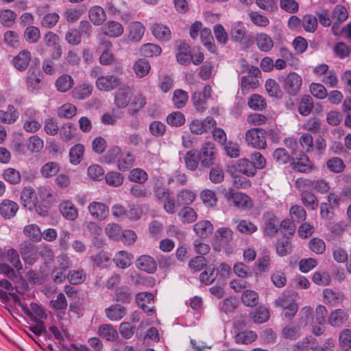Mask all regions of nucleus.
Masks as SVG:
<instances>
[{"instance_id": "nucleus-33", "label": "nucleus", "mask_w": 351, "mask_h": 351, "mask_svg": "<svg viewBox=\"0 0 351 351\" xmlns=\"http://www.w3.org/2000/svg\"><path fill=\"white\" fill-rule=\"evenodd\" d=\"M23 234L31 241L38 243L42 240V232L39 226L32 223L25 226L23 228Z\"/></svg>"}, {"instance_id": "nucleus-22", "label": "nucleus", "mask_w": 351, "mask_h": 351, "mask_svg": "<svg viewBox=\"0 0 351 351\" xmlns=\"http://www.w3.org/2000/svg\"><path fill=\"white\" fill-rule=\"evenodd\" d=\"M344 299V295L339 291H334L331 289H325L323 291L324 302L329 305H337L341 302Z\"/></svg>"}, {"instance_id": "nucleus-14", "label": "nucleus", "mask_w": 351, "mask_h": 351, "mask_svg": "<svg viewBox=\"0 0 351 351\" xmlns=\"http://www.w3.org/2000/svg\"><path fill=\"white\" fill-rule=\"evenodd\" d=\"M19 252L25 263L32 265L35 262L36 248L29 241L21 243L19 245Z\"/></svg>"}, {"instance_id": "nucleus-3", "label": "nucleus", "mask_w": 351, "mask_h": 351, "mask_svg": "<svg viewBox=\"0 0 351 351\" xmlns=\"http://www.w3.org/2000/svg\"><path fill=\"white\" fill-rule=\"evenodd\" d=\"M263 220L264 236L274 237L279 228V221L274 213L271 211L265 213L263 215Z\"/></svg>"}, {"instance_id": "nucleus-44", "label": "nucleus", "mask_w": 351, "mask_h": 351, "mask_svg": "<svg viewBox=\"0 0 351 351\" xmlns=\"http://www.w3.org/2000/svg\"><path fill=\"white\" fill-rule=\"evenodd\" d=\"M238 171L249 177L254 176L256 173L254 165H252L251 160L247 158H241L238 160Z\"/></svg>"}, {"instance_id": "nucleus-27", "label": "nucleus", "mask_w": 351, "mask_h": 351, "mask_svg": "<svg viewBox=\"0 0 351 351\" xmlns=\"http://www.w3.org/2000/svg\"><path fill=\"white\" fill-rule=\"evenodd\" d=\"M38 69L30 68L28 71V75L27 77V86L29 91L34 92L41 88L42 81L39 75Z\"/></svg>"}, {"instance_id": "nucleus-45", "label": "nucleus", "mask_w": 351, "mask_h": 351, "mask_svg": "<svg viewBox=\"0 0 351 351\" xmlns=\"http://www.w3.org/2000/svg\"><path fill=\"white\" fill-rule=\"evenodd\" d=\"M247 104L251 109L256 111L263 110L267 105L265 98L258 94L252 95L248 99Z\"/></svg>"}, {"instance_id": "nucleus-24", "label": "nucleus", "mask_w": 351, "mask_h": 351, "mask_svg": "<svg viewBox=\"0 0 351 351\" xmlns=\"http://www.w3.org/2000/svg\"><path fill=\"white\" fill-rule=\"evenodd\" d=\"M102 32L110 37H119L123 33V27L117 21H110L102 27Z\"/></svg>"}, {"instance_id": "nucleus-49", "label": "nucleus", "mask_w": 351, "mask_h": 351, "mask_svg": "<svg viewBox=\"0 0 351 351\" xmlns=\"http://www.w3.org/2000/svg\"><path fill=\"white\" fill-rule=\"evenodd\" d=\"M215 269L216 268L213 265H209L206 270L200 274V282L206 285H211L217 276V273L215 272Z\"/></svg>"}, {"instance_id": "nucleus-63", "label": "nucleus", "mask_w": 351, "mask_h": 351, "mask_svg": "<svg viewBox=\"0 0 351 351\" xmlns=\"http://www.w3.org/2000/svg\"><path fill=\"white\" fill-rule=\"evenodd\" d=\"M302 25L305 31L314 32L317 27V19L312 14H306L302 17Z\"/></svg>"}, {"instance_id": "nucleus-47", "label": "nucleus", "mask_w": 351, "mask_h": 351, "mask_svg": "<svg viewBox=\"0 0 351 351\" xmlns=\"http://www.w3.org/2000/svg\"><path fill=\"white\" fill-rule=\"evenodd\" d=\"M246 27L241 22L238 21L232 25L230 35L234 40L242 41L246 35Z\"/></svg>"}, {"instance_id": "nucleus-23", "label": "nucleus", "mask_w": 351, "mask_h": 351, "mask_svg": "<svg viewBox=\"0 0 351 351\" xmlns=\"http://www.w3.org/2000/svg\"><path fill=\"white\" fill-rule=\"evenodd\" d=\"M74 79L67 73L60 75L55 82L56 90L60 93H66L74 86Z\"/></svg>"}, {"instance_id": "nucleus-10", "label": "nucleus", "mask_w": 351, "mask_h": 351, "mask_svg": "<svg viewBox=\"0 0 351 351\" xmlns=\"http://www.w3.org/2000/svg\"><path fill=\"white\" fill-rule=\"evenodd\" d=\"M90 215L98 220H104L109 213L108 207L104 203L93 202L88 207Z\"/></svg>"}, {"instance_id": "nucleus-39", "label": "nucleus", "mask_w": 351, "mask_h": 351, "mask_svg": "<svg viewBox=\"0 0 351 351\" xmlns=\"http://www.w3.org/2000/svg\"><path fill=\"white\" fill-rule=\"evenodd\" d=\"M132 258V254L127 252L120 251L115 254L113 261L117 267L124 269L130 266Z\"/></svg>"}, {"instance_id": "nucleus-35", "label": "nucleus", "mask_w": 351, "mask_h": 351, "mask_svg": "<svg viewBox=\"0 0 351 351\" xmlns=\"http://www.w3.org/2000/svg\"><path fill=\"white\" fill-rule=\"evenodd\" d=\"M196 198V194L191 190L183 189L177 195V204L178 206H189Z\"/></svg>"}, {"instance_id": "nucleus-64", "label": "nucleus", "mask_w": 351, "mask_h": 351, "mask_svg": "<svg viewBox=\"0 0 351 351\" xmlns=\"http://www.w3.org/2000/svg\"><path fill=\"white\" fill-rule=\"evenodd\" d=\"M3 178L10 184H18L21 181V174L14 168H7L3 172Z\"/></svg>"}, {"instance_id": "nucleus-37", "label": "nucleus", "mask_w": 351, "mask_h": 351, "mask_svg": "<svg viewBox=\"0 0 351 351\" xmlns=\"http://www.w3.org/2000/svg\"><path fill=\"white\" fill-rule=\"evenodd\" d=\"M134 156L128 152H121L119 157L117 159V168L122 171H125L127 169L132 167L134 164Z\"/></svg>"}, {"instance_id": "nucleus-42", "label": "nucleus", "mask_w": 351, "mask_h": 351, "mask_svg": "<svg viewBox=\"0 0 351 351\" xmlns=\"http://www.w3.org/2000/svg\"><path fill=\"white\" fill-rule=\"evenodd\" d=\"M76 128L72 123H66L60 130V137L62 141L68 142L76 135Z\"/></svg>"}, {"instance_id": "nucleus-16", "label": "nucleus", "mask_w": 351, "mask_h": 351, "mask_svg": "<svg viewBox=\"0 0 351 351\" xmlns=\"http://www.w3.org/2000/svg\"><path fill=\"white\" fill-rule=\"evenodd\" d=\"M21 200L24 207L32 210L37 202L36 193L32 188L25 187L21 191Z\"/></svg>"}, {"instance_id": "nucleus-31", "label": "nucleus", "mask_w": 351, "mask_h": 351, "mask_svg": "<svg viewBox=\"0 0 351 351\" xmlns=\"http://www.w3.org/2000/svg\"><path fill=\"white\" fill-rule=\"evenodd\" d=\"M180 221L183 223H191L197 219L196 211L190 206H184L178 214Z\"/></svg>"}, {"instance_id": "nucleus-38", "label": "nucleus", "mask_w": 351, "mask_h": 351, "mask_svg": "<svg viewBox=\"0 0 351 351\" xmlns=\"http://www.w3.org/2000/svg\"><path fill=\"white\" fill-rule=\"evenodd\" d=\"M94 266L106 268L110 264L111 256L104 251H100L90 257Z\"/></svg>"}, {"instance_id": "nucleus-59", "label": "nucleus", "mask_w": 351, "mask_h": 351, "mask_svg": "<svg viewBox=\"0 0 351 351\" xmlns=\"http://www.w3.org/2000/svg\"><path fill=\"white\" fill-rule=\"evenodd\" d=\"M7 261L17 270L23 269V265L20 260L18 252L13 248H10L7 251Z\"/></svg>"}, {"instance_id": "nucleus-26", "label": "nucleus", "mask_w": 351, "mask_h": 351, "mask_svg": "<svg viewBox=\"0 0 351 351\" xmlns=\"http://www.w3.org/2000/svg\"><path fill=\"white\" fill-rule=\"evenodd\" d=\"M31 60V53L27 50L21 51L13 60L14 67L21 71H25Z\"/></svg>"}, {"instance_id": "nucleus-54", "label": "nucleus", "mask_w": 351, "mask_h": 351, "mask_svg": "<svg viewBox=\"0 0 351 351\" xmlns=\"http://www.w3.org/2000/svg\"><path fill=\"white\" fill-rule=\"evenodd\" d=\"M257 338V335L252 330L239 332L235 336V341L237 343L249 344L254 342Z\"/></svg>"}, {"instance_id": "nucleus-8", "label": "nucleus", "mask_w": 351, "mask_h": 351, "mask_svg": "<svg viewBox=\"0 0 351 351\" xmlns=\"http://www.w3.org/2000/svg\"><path fill=\"white\" fill-rule=\"evenodd\" d=\"M302 77L298 73L291 72L285 79L284 87L291 95H295L300 89Z\"/></svg>"}, {"instance_id": "nucleus-7", "label": "nucleus", "mask_w": 351, "mask_h": 351, "mask_svg": "<svg viewBox=\"0 0 351 351\" xmlns=\"http://www.w3.org/2000/svg\"><path fill=\"white\" fill-rule=\"evenodd\" d=\"M225 197L234 206L241 208H249L252 206L251 198L245 193L230 191L225 193Z\"/></svg>"}, {"instance_id": "nucleus-40", "label": "nucleus", "mask_w": 351, "mask_h": 351, "mask_svg": "<svg viewBox=\"0 0 351 351\" xmlns=\"http://www.w3.org/2000/svg\"><path fill=\"white\" fill-rule=\"evenodd\" d=\"M98 334L107 341H113L117 338V330L110 324L101 325L98 328Z\"/></svg>"}, {"instance_id": "nucleus-30", "label": "nucleus", "mask_w": 351, "mask_h": 351, "mask_svg": "<svg viewBox=\"0 0 351 351\" xmlns=\"http://www.w3.org/2000/svg\"><path fill=\"white\" fill-rule=\"evenodd\" d=\"M177 60L182 64H189L191 61L190 47L182 41L179 42Z\"/></svg>"}, {"instance_id": "nucleus-29", "label": "nucleus", "mask_w": 351, "mask_h": 351, "mask_svg": "<svg viewBox=\"0 0 351 351\" xmlns=\"http://www.w3.org/2000/svg\"><path fill=\"white\" fill-rule=\"evenodd\" d=\"M314 107L313 99L309 95H303L298 104V112L303 117L308 116Z\"/></svg>"}, {"instance_id": "nucleus-55", "label": "nucleus", "mask_w": 351, "mask_h": 351, "mask_svg": "<svg viewBox=\"0 0 351 351\" xmlns=\"http://www.w3.org/2000/svg\"><path fill=\"white\" fill-rule=\"evenodd\" d=\"M282 335L284 338L296 339L300 335V328L298 325L291 323L282 328Z\"/></svg>"}, {"instance_id": "nucleus-6", "label": "nucleus", "mask_w": 351, "mask_h": 351, "mask_svg": "<svg viewBox=\"0 0 351 351\" xmlns=\"http://www.w3.org/2000/svg\"><path fill=\"white\" fill-rule=\"evenodd\" d=\"M121 85V79L113 75H101L95 81V86L101 91L109 92Z\"/></svg>"}, {"instance_id": "nucleus-5", "label": "nucleus", "mask_w": 351, "mask_h": 351, "mask_svg": "<svg viewBox=\"0 0 351 351\" xmlns=\"http://www.w3.org/2000/svg\"><path fill=\"white\" fill-rule=\"evenodd\" d=\"M217 123L211 117H206L203 121L195 119L191 122L189 129L193 134H202L210 131Z\"/></svg>"}, {"instance_id": "nucleus-51", "label": "nucleus", "mask_w": 351, "mask_h": 351, "mask_svg": "<svg viewBox=\"0 0 351 351\" xmlns=\"http://www.w3.org/2000/svg\"><path fill=\"white\" fill-rule=\"evenodd\" d=\"M241 301L247 306H255L258 303V294L253 290H245L241 295Z\"/></svg>"}, {"instance_id": "nucleus-4", "label": "nucleus", "mask_w": 351, "mask_h": 351, "mask_svg": "<svg viewBox=\"0 0 351 351\" xmlns=\"http://www.w3.org/2000/svg\"><path fill=\"white\" fill-rule=\"evenodd\" d=\"M291 165L294 171L300 173H308L313 168V162L303 152L296 154L295 156H293Z\"/></svg>"}, {"instance_id": "nucleus-60", "label": "nucleus", "mask_w": 351, "mask_h": 351, "mask_svg": "<svg viewBox=\"0 0 351 351\" xmlns=\"http://www.w3.org/2000/svg\"><path fill=\"white\" fill-rule=\"evenodd\" d=\"M292 245L288 239L278 241L276 245V252L280 256H285L291 254Z\"/></svg>"}, {"instance_id": "nucleus-11", "label": "nucleus", "mask_w": 351, "mask_h": 351, "mask_svg": "<svg viewBox=\"0 0 351 351\" xmlns=\"http://www.w3.org/2000/svg\"><path fill=\"white\" fill-rule=\"evenodd\" d=\"M298 294L293 291H285L275 300V306L280 308L289 307L297 304Z\"/></svg>"}, {"instance_id": "nucleus-17", "label": "nucleus", "mask_w": 351, "mask_h": 351, "mask_svg": "<svg viewBox=\"0 0 351 351\" xmlns=\"http://www.w3.org/2000/svg\"><path fill=\"white\" fill-rule=\"evenodd\" d=\"M258 49L263 52H269L274 47V41L266 33H257L254 38Z\"/></svg>"}, {"instance_id": "nucleus-1", "label": "nucleus", "mask_w": 351, "mask_h": 351, "mask_svg": "<svg viewBox=\"0 0 351 351\" xmlns=\"http://www.w3.org/2000/svg\"><path fill=\"white\" fill-rule=\"evenodd\" d=\"M267 132L262 128H252L248 130L245 136V140L248 146L258 149H264L267 147Z\"/></svg>"}, {"instance_id": "nucleus-13", "label": "nucleus", "mask_w": 351, "mask_h": 351, "mask_svg": "<svg viewBox=\"0 0 351 351\" xmlns=\"http://www.w3.org/2000/svg\"><path fill=\"white\" fill-rule=\"evenodd\" d=\"M19 118V112L13 105H8L6 110H0V122L11 125L14 123Z\"/></svg>"}, {"instance_id": "nucleus-21", "label": "nucleus", "mask_w": 351, "mask_h": 351, "mask_svg": "<svg viewBox=\"0 0 351 351\" xmlns=\"http://www.w3.org/2000/svg\"><path fill=\"white\" fill-rule=\"evenodd\" d=\"M214 228L208 220H202L193 226V230L196 235L202 239H206L212 234Z\"/></svg>"}, {"instance_id": "nucleus-62", "label": "nucleus", "mask_w": 351, "mask_h": 351, "mask_svg": "<svg viewBox=\"0 0 351 351\" xmlns=\"http://www.w3.org/2000/svg\"><path fill=\"white\" fill-rule=\"evenodd\" d=\"M147 179V173L142 169L136 168L130 173L129 180L133 182L143 184Z\"/></svg>"}, {"instance_id": "nucleus-19", "label": "nucleus", "mask_w": 351, "mask_h": 351, "mask_svg": "<svg viewBox=\"0 0 351 351\" xmlns=\"http://www.w3.org/2000/svg\"><path fill=\"white\" fill-rule=\"evenodd\" d=\"M150 29L153 36L158 40L167 42L171 39V31L169 28L160 23H153Z\"/></svg>"}, {"instance_id": "nucleus-25", "label": "nucleus", "mask_w": 351, "mask_h": 351, "mask_svg": "<svg viewBox=\"0 0 351 351\" xmlns=\"http://www.w3.org/2000/svg\"><path fill=\"white\" fill-rule=\"evenodd\" d=\"M128 38L131 41L138 42L143 37L145 28L142 23L134 21L128 27Z\"/></svg>"}, {"instance_id": "nucleus-57", "label": "nucleus", "mask_w": 351, "mask_h": 351, "mask_svg": "<svg viewBox=\"0 0 351 351\" xmlns=\"http://www.w3.org/2000/svg\"><path fill=\"white\" fill-rule=\"evenodd\" d=\"M184 161L186 167L191 171H194L197 168L198 163L200 160L198 154L196 153V151L191 150L185 154Z\"/></svg>"}, {"instance_id": "nucleus-52", "label": "nucleus", "mask_w": 351, "mask_h": 351, "mask_svg": "<svg viewBox=\"0 0 351 351\" xmlns=\"http://www.w3.org/2000/svg\"><path fill=\"white\" fill-rule=\"evenodd\" d=\"M232 231L226 227L220 228L215 232V237L219 241L220 245L224 246L232 240Z\"/></svg>"}, {"instance_id": "nucleus-36", "label": "nucleus", "mask_w": 351, "mask_h": 351, "mask_svg": "<svg viewBox=\"0 0 351 351\" xmlns=\"http://www.w3.org/2000/svg\"><path fill=\"white\" fill-rule=\"evenodd\" d=\"M84 146L78 143L73 146L69 150V160L72 165H78L83 159Z\"/></svg>"}, {"instance_id": "nucleus-15", "label": "nucleus", "mask_w": 351, "mask_h": 351, "mask_svg": "<svg viewBox=\"0 0 351 351\" xmlns=\"http://www.w3.org/2000/svg\"><path fill=\"white\" fill-rule=\"evenodd\" d=\"M59 210L67 220L74 221L78 217V211L75 205L69 200H64L59 204Z\"/></svg>"}, {"instance_id": "nucleus-32", "label": "nucleus", "mask_w": 351, "mask_h": 351, "mask_svg": "<svg viewBox=\"0 0 351 351\" xmlns=\"http://www.w3.org/2000/svg\"><path fill=\"white\" fill-rule=\"evenodd\" d=\"M348 319L347 313L342 309L332 311L328 317V323L334 327H338Z\"/></svg>"}, {"instance_id": "nucleus-34", "label": "nucleus", "mask_w": 351, "mask_h": 351, "mask_svg": "<svg viewBox=\"0 0 351 351\" xmlns=\"http://www.w3.org/2000/svg\"><path fill=\"white\" fill-rule=\"evenodd\" d=\"M250 316L254 323L263 324L269 319V311L265 307L259 306L253 310Z\"/></svg>"}, {"instance_id": "nucleus-43", "label": "nucleus", "mask_w": 351, "mask_h": 351, "mask_svg": "<svg viewBox=\"0 0 351 351\" xmlns=\"http://www.w3.org/2000/svg\"><path fill=\"white\" fill-rule=\"evenodd\" d=\"M93 92V86L88 84H83L76 86L72 92L75 99L84 100L90 96Z\"/></svg>"}, {"instance_id": "nucleus-61", "label": "nucleus", "mask_w": 351, "mask_h": 351, "mask_svg": "<svg viewBox=\"0 0 351 351\" xmlns=\"http://www.w3.org/2000/svg\"><path fill=\"white\" fill-rule=\"evenodd\" d=\"M59 165L56 162H48L40 169L41 175L45 178H51L59 171Z\"/></svg>"}, {"instance_id": "nucleus-50", "label": "nucleus", "mask_w": 351, "mask_h": 351, "mask_svg": "<svg viewBox=\"0 0 351 351\" xmlns=\"http://www.w3.org/2000/svg\"><path fill=\"white\" fill-rule=\"evenodd\" d=\"M188 93L186 91L182 89H176L174 90L172 101L174 106L176 108L180 109L185 106L188 101Z\"/></svg>"}, {"instance_id": "nucleus-9", "label": "nucleus", "mask_w": 351, "mask_h": 351, "mask_svg": "<svg viewBox=\"0 0 351 351\" xmlns=\"http://www.w3.org/2000/svg\"><path fill=\"white\" fill-rule=\"evenodd\" d=\"M131 99V88L129 86H121L114 97V104L119 108L126 107Z\"/></svg>"}, {"instance_id": "nucleus-20", "label": "nucleus", "mask_w": 351, "mask_h": 351, "mask_svg": "<svg viewBox=\"0 0 351 351\" xmlns=\"http://www.w3.org/2000/svg\"><path fill=\"white\" fill-rule=\"evenodd\" d=\"M19 210V206L10 199H4L0 204V215L5 219L13 218Z\"/></svg>"}, {"instance_id": "nucleus-18", "label": "nucleus", "mask_w": 351, "mask_h": 351, "mask_svg": "<svg viewBox=\"0 0 351 351\" xmlns=\"http://www.w3.org/2000/svg\"><path fill=\"white\" fill-rule=\"evenodd\" d=\"M136 266L138 269L147 273H154L156 270V263L154 258L149 255H142L136 261Z\"/></svg>"}, {"instance_id": "nucleus-41", "label": "nucleus", "mask_w": 351, "mask_h": 351, "mask_svg": "<svg viewBox=\"0 0 351 351\" xmlns=\"http://www.w3.org/2000/svg\"><path fill=\"white\" fill-rule=\"evenodd\" d=\"M150 69L149 63L144 59H138L133 65V70L136 76L140 78L147 75Z\"/></svg>"}, {"instance_id": "nucleus-48", "label": "nucleus", "mask_w": 351, "mask_h": 351, "mask_svg": "<svg viewBox=\"0 0 351 351\" xmlns=\"http://www.w3.org/2000/svg\"><path fill=\"white\" fill-rule=\"evenodd\" d=\"M289 215L292 221L297 223H302L306 218V212L305 209L299 205H293L289 209Z\"/></svg>"}, {"instance_id": "nucleus-2", "label": "nucleus", "mask_w": 351, "mask_h": 351, "mask_svg": "<svg viewBox=\"0 0 351 351\" xmlns=\"http://www.w3.org/2000/svg\"><path fill=\"white\" fill-rule=\"evenodd\" d=\"M198 155L201 165L203 167H209L213 165L217 155L215 144L212 142L204 143L201 146Z\"/></svg>"}, {"instance_id": "nucleus-56", "label": "nucleus", "mask_w": 351, "mask_h": 351, "mask_svg": "<svg viewBox=\"0 0 351 351\" xmlns=\"http://www.w3.org/2000/svg\"><path fill=\"white\" fill-rule=\"evenodd\" d=\"M301 201L302 204L311 210H315L318 206V200L317 197L311 192H304L301 193Z\"/></svg>"}, {"instance_id": "nucleus-12", "label": "nucleus", "mask_w": 351, "mask_h": 351, "mask_svg": "<svg viewBox=\"0 0 351 351\" xmlns=\"http://www.w3.org/2000/svg\"><path fill=\"white\" fill-rule=\"evenodd\" d=\"M106 317L112 322L121 320L127 313V308L123 305L114 304L104 310Z\"/></svg>"}, {"instance_id": "nucleus-28", "label": "nucleus", "mask_w": 351, "mask_h": 351, "mask_svg": "<svg viewBox=\"0 0 351 351\" xmlns=\"http://www.w3.org/2000/svg\"><path fill=\"white\" fill-rule=\"evenodd\" d=\"M88 16L90 21L95 25H101L106 19L104 10L99 5H95L90 8L88 11Z\"/></svg>"}, {"instance_id": "nucleus-58", "label": "nucleus", "mask_w": 351, "mask_h": 351, "mask_svg": "<svg viewBox=\"0 0 351 351\" xmlns=\"http://www.w3.org/2000/svg\"><path fill=\"white\" fill-rule=\"evenodd\" d=\"M302 128L313 134L318 133L321 129V120L317 117H311L303 123Z\"/></svg>"}, {"instance_id": "nucleus-46", "label": "nucleus", "mask_w": 351, "mask_h": 351, "mask_svg": "<svg viewBox=\"0 0 351 351\" xmlns=\"http://www.w3.org/2000/svg\"><path fill=\"white\" fill-rule=\"evenodd\" d=\"M140 52L143 56L152 58L159 56L162 52V49L160 46L156 44L146 43L141 46Z\"/></svg>"}, {"instance_id": "nucleus-53", "label": "nucleus", "mask_w": 351, "mask_h": 351, "mask_svg": "<svg viewBox=\"0 0 351 351\" xmlns=\"http://www.w3.org/2000/svg\"><path fill=\"white\" fill-rule=\"evenodd\" d=\"M123 176L117 171H110L105 176V180L108 185L118 187L123 182Z\"/></svg>"}]
</instances>
